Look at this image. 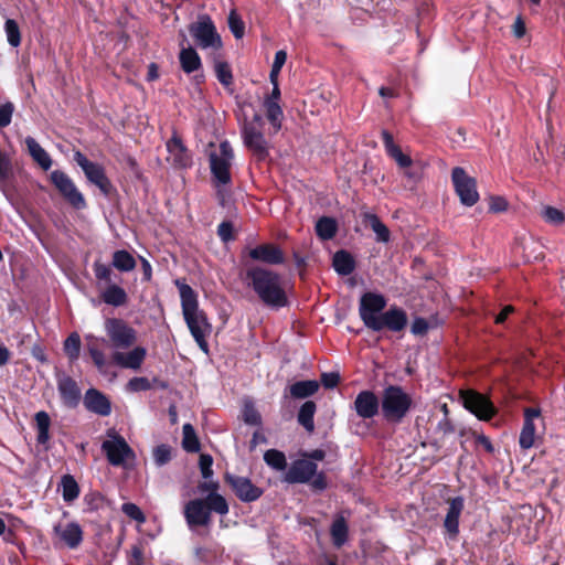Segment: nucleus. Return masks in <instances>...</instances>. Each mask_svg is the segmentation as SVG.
I'll list each match as a JSON object with an SVG mask.
<instances>
[{
  "mask_svg": "<svg viewBox=\"0 0 565 565\" xmlns=\"http://www.w3.org/2000/svg\"><path fill=\"white\" fill-rule=\"evenodd\" d=\"M386 305V298L381 294L371 291L363 294L360 298L359 315L364 326L373 332L404 331L408 323L406 311L397 306H392L384 311Z\"/></svg>",
  "mask_w": 565,
  "mask_h": 565,
  "instance_id": "nucleus-1",
  "label": "nucleus"
},
{
  "mask_svg": "<svg viewBox=\"0 0 565 565\" xmlns=\"http://www.w3.org/2000/svg\"><path fill=\"white\" fill-rule=\"evenodd\" d=\"M243 280L265 306L279 309L289 305L288 296L281 286V277L278 273L258 265H252L246 268Z\"/></svg>",
  "mask_w": 565,
  "mask_h": 565,
  "instance_id": "nucleus-2",
  "label": "nucleus"
},
{
  "mask_svg": "<svg viewBox=\"0 0 565 565\" xmlns=\"http://www.w3.org/2000/svg\"><path fill=\"white\" fill-rule=\"evenodd\" d=\"M179 288L182 315L184 321L194 338L199 348L207 353L209 343L206 337L212 332V324L209 322L206 313L199 308L198 294L188 284L177 281Z\"/></svg>",
  "mask_w": 565,
  "mask_h": 565,
  "instance_id": "nucleus-3",
  "label": "nucleus"
},
{
  "mask_svg": "<svg viewBox=\"0 0 565 565\" xmlns=\"http://www.w3.org/2000/svg\"><path fill=\"white\" fill-rule=\"evenodd\" d=\"M228 511V503L223 495L207 494L205 498L190 500L184 507V518L190 527L207 526L212 512L226 515Z\"/></svg>",
  "mask_w": 565,
  "mask_h": 565,
  "instance_id": "nucleus-4",
  "label": "nucleus"
},
{
  "mask_svg": "<svg viewBox=\"0 0 565 565\" xmlns=\"http://www.w3.org/2000/svg\"><path fill=\"white\" fill-rule=\"evenodd\" d=\"M413 398L402 386L390 384L381 394V413L390 424H399L413 407Z\"/></svg>",
  "mask_w": 565,
  "mask_h": 565,
  "instance_id": "nucleus-5",
  "label": "nucleus"
},
{
  "mask_svg": "<svg viewBox=\"0 0 565 565\" xmlns=\"http://www.w3.org/2000/svg\"><path fill=\"white\" fill-rule=\"evenodd\" d=\"M93 271L98 281L108 284L100 294L103 302L113 307L126 306L128 302V295L122 287L111 284L113 270L110 266L97 259L93 264Z\"/></svg>",
  "mask_w": 565,
  "mask_h": 565,
  "instance_id": "nucleus-6",
  "label": "nucleus"
},
{
  "mask_svg": "<svg viewBox=\"0 0 565 565\" xmlns=\"http://www.w3.org/2000/svg\"><path fill=\"white\" fill-rule=\"evenodd\" d=\"M51 184L63 200L75 210H84L87 206L84 194L78 190L73 179L62 170H53L49 174Z\"/></svg>",
  "mask_w": 565,
  "mask_h": 565,
  "instance_id": "nucleus-7",
  "label": "nucleus"
},
{
  "mask_svg": "<svg viewBox=\"0 0 565 565\" xmlns=\"http://www.w3.org/2000/svg\"><path fill=\"white\" fill-rule=\"evenodd\" d=\"M234 151L227 140L220 143V153L210 154V169L215 186L230 184L232 181L231 167Z\"/></svg>",
  "mask_w": 565,
  "mask_h": 565,
  "instance_id": "nucleus-8",
  "label": "nucleus"
},
{
  "mask_svg": "<svg viewBox=\"0 0 565 565\" xmlns=\"http://www.w3.org/2000/svg\"><path fill=\"white\" fill-rule=\"evenodd\" d=\"M459 397L463 407L480 420L489 422L498 414V409L490 397L476 390H461Z\"/></svg>",
  "mask_w": 565,
  "mask_h": 565,
  "instance_id": "nucleus-9",
  "label": "nucleus"
},
{
  "mask_svg": "<svg viewBox=\"0 0 565 565\" xmlns=\"http://www.w3.org/2000/svg\"><path fill=\"white\" fill-rule=\"evenodd\" d=\"M74 161L81 167L87 181L96 185L105 196L116 191L102 164L88 160L81 151H75Z\"/></svg>",
  "mask_w": 565,
  "mask_h": 565,
  "instance_id": "nucleus-10",
  "label": "nucleus"
},
{
  "mask_svg": "<svg viewBox=\"0 0 565 565\" xmlns=\"http://www.w3.org/2000/svg\"><path fill=\"white\" fill-rule=\"evenodd\" d=\"M451 181L462 205L473 206L479 201L477 180L470 177L463 168L455 167L452 169Z\"/></svg>",
  "mask_w": 565,
  "mask_h": 565,
  "instance_id": "nucleus-11",
  "label": "nucleus"
},
{
  "mask_svg": "<svg viewBox=\"0 0 565 565\" xmlns=\"http://www.w3.org/2000/svg\"><path fill=\"white\" fill-rule=\"evenodd\" d=\"M190 34L194 38L196 44L201 49H220L222 46V40L216 31V28L210 18L204 14L199 20L189 25Z\"/></svg>",
  "mask_w": 565,
  "mask_h": 565,
  "instance_id": "nucleus-12",
  "label": "nucleus"
},
{
  "mask_svg": "<svg viewBox=\"0 0 565 565\" xmlns=\"http://www.w3.org/2000/svg\"><path fill=\"white\" fill-rule=\"evenodd\" d=\"M105 330L116 349H128L137 341L136 330L120 318L106 319Z\"/></svg>",
  "mask_w": 565,
  "mask_h": 565,
  "instance_id": "nucleus-13",
  "label": "nucleus"
},
{
  "mask_svg": "<svg viewBox=\"0 0 565 565\" xmlns=\"http://www.w3.org/2000/svg\"><path fill=\"white\" fill-rule=\"evenodd\" d=\"M110 439L103 441L102 450L111 466H122L126 459H134L135 452L125 438L114 433L109 434Z\"/></svg>",
  "mask_w": 565,
  "mask_h": 565,
  "instance_id": "nucleus-14",
  "label": "nucleus"
},
{
  "mask_svg": "<svg viewBox=\"0 0 565 565\" xmlns=\"http://www.w3.org/2000/svg\"><path fill=\"white\" fill-rule=\"evenodd\" d=\"M241 136L244 146L256 161L263 162L269 157V142L263 131L253 127H241Z\"/></svg>",
  "mask_w": 565,
  "mask_h": 565,
  "instance_id": "nucleus-15",
  "label": "nucleus"
},
{
  "mask_svg": "<svg viewBox=\"0 0 565 565\" xmlns=\"http://www.w3.org/2000/svg\"><path fill=\"white\" fill-rule=\"evenodd\" d=\"M224 480L232 488L235 495L243 502H253L263 495V489L255 486L250 479L246 477L234 476L226 472Z\"/></svg>",
  "mask_w": 565,
  "mask_h": 565,
  "instance_id": "nucleus-16",
  "label": "nucleus"
},
{
  "mask_svg": "<svg viewBox=\"0 0 565 565\" xmlns=\"http://www.w3.org/2000/svg\"><path fill=\"white\" fill-rule=\"evenodd\" d=\"M247 257L253 262L266 265H281L285 263L282 249L274 243H264L249 248Z\"/></svg>",
  "mask_w": 565,
  "mask_h": 565,
  "instance_id": "nucleus-17",
  "label": "nucleus"
},
{
  "mask_svg": "<svg viewBox=\"0 0 565 565\" xmlns=\"http://www.w3.org/2000/svg\"><path fill=\"white\" fill-rule=\"evenodd\" d=\"M318 465L306 458L295 460L285 475L288 483H308L316 475Z\"/></svg>",
  "mask_w": 565,
  "mask_h": 565,
  "instance_id": "nucleus-18",
  "label": "nucleus"
},
{
  "mask_svg": "<svg viewBox=\"0 0 565 565\" xmlns=\"http://www.w3.org/2000/svg\"><path fill=\"white\" fill-rule=\"evenodd\" d=\"M353 408L359 417L363 419L373 418L381 409V398L373 391H361L354 399Z\"/></svg>",
  "mask_w": 565,
  "mask_h": 565,
  "instance_id": "nucleus-19",
  "label": "nucleus"
},
{
  "mask_svg": "<svg viewBox=\"0 0 565 565\" xmlns=\"http://www.w3.org/2000/svg\"><path fill=\"white\" fill-rule=\"evenodd\" d=\"M448 510L444 520L446 539L457 540L459 535V518L463 511L465 502L462 497H455L448 500Z\"/></svg>",
  "mask_w": 565,
  "mask_h": 565,
  "instance_id": "nucleus-20",
  "label": "nucleus"
},
{
  "mask_svg": "<svg viewBox=\"0 0 565 565\" xmlns=\"http://www.w3.org/2000/svg\"><path fill=\"white\" fill-rule=\"evenodd\" d=\"M541 416V411L534 407L524 409V422L520 433L519 444L522 449H530L534 446L536 427L534 419Z\"/></svg>",
  "mask_w": 565,
  "mask_h": 565,
  "instance_id": "nucleus-21",
  "label": "nucleus"
},
{
  "mask_svg": "<svg viewBox=\"0 0 565 565\" xmlns=\"http://www.w3.org/2000/svg\"><path fill=\"white\" fill-rule=\"evenodd\" d=\"M85 408L99 416H108L111 413L109 398L96 388H88L84 395Z\"/></svg>",
  "mask_w": 565,
  "mask_h": 565,
  "instance_id": "nucleus-22",
  "label": "nucleus"
},
{
  "mask_svg": "<svg viewBox=\"0 0 565 565\" xmlns=\"http://www.w3.org/2000/svg\"><path fill=\"white\" fill-rule=\"evenodd\" d=\"M57 390L63 404L74 408L81 401V390L74 379L62 376L57 380Z\"/></svg>",
  "mask_w": 565,
  "mask_h": 565,
  "instance_id": "nucleus-23",
  "label": "nucleus"
},
{
  "mask_svg": "<svg viewBox=\"0 0 565 565\" xmlns=\"http://www.w3.org/2000/svg\"><path fill=\"white\" fill-rule=\"evenodd\" d=\"M167 150L172 157L174 167L186 168L191 164V157L181 137L173 131L172 137L167 141Z\"/></svg>",
  "mask_w": 565,
  "mask_h": 565,
  "instance_id": "nucleus-24",
  "label": "nucleus"
},
{
  "mask_svg": "<svg viewBox=\"0 0 565 565\" xmlns=\"http://www.w3.org/2000/svg\"><path fill=\"white\" fill-rule=\"evenodd\" d=\"M146 355L147 350L143 347H136L127 353L119 351L114 352L113 361L120 367L138 370L143 363Z\"/></svg>",
  "mask_w": 565,
  "mask_h": 565,
  "instance_id": "nucleus-25",
  "label": "nucleus"
},
{
  "mask_svg": "<svg viewBox=\"0 0 565 565\" xmlns=\"http://www.w3.org/2000/svg\"><path fill=\"white\" fill-rule=\"evenodd\" d=\"M54 532L70 548L78 547L83 541V530L76 522H70L64 527L56 525Z\"/></svg>",
  "mask_w": 565,
  "mask_h": 565,
  "instance_id": "nucleus-26",
  "label": "nucleus"
},
{
  "mask_svg": "<svg viewBox=\"0 0 565 565\" xmlns=\"http://www.w3.org/2000/svg\"><path fill=\"white\" fill-rule=\"evenodd\" d=\"M332 267L338 275L349 276L355 270L356 262L348 250L340 249L333 255Z\"/></svg>",
  "mask_w": 565,
  "mask_h": 565,
  "instance_id": "nucleus-27",
  "label": "nucleus"
},
{
  "mask_svg": "<svg viewBox=\"0 0 565 565\" xmlns=\"http://www.w3.org/2000/svg\"><path fill=\"white\" fill-rule=\"evenodd\" d=\"M29 154L43 169L47 171L52 167V159L45 149L31 136L24 140Z\"/></svg>",
  "mask_w": 565,
  "mask_h": 565,
  "instance_id": "nucleus-28",
  "label": "nucleus"
},
{
  "mask_svg": "<svg viewBox=\"0 0 565 565\" xmlns=\"http://www.w3.org/2000/svg\"><path fill=\"white\" fill-rule=\"evenodd\" d=\"M179 62L181 70L185 74H191L202 70L201 57L198 54V52L191 46L181 49L179 53Z\"/></svg>",
  "mask_w": 565,
  "mask_h": 565,
  "instance_id": "nucleus-29",
  "label": "nucleus"
},
{
  "mask_svg": "<svg viewBox=\"0 0 565 565\" xmlns=\"http://www.w3.org/2000/svg\"><path fill=\"white\" fill-rule=\"evenodd\" d=\"M317 404L313 401H306L299 408L297 420L308 433L315 430V414Z\"/></svg>",
  "mask_w": 565,
  "mask_h": 565,
  "instance_id": "nucleus-30",
  "label": "nucleus"
},
{
  "mask_svg": "<svg viewBox=\"0 0 565 565\" xmlns=\"http://www.w3.org/2000/svg\"><path fill=\"white\" fill-rule=\"evenodd\" d=\"M319 390V383L315 380L298 381L290 385L289 392L294 398H307Z\"/></svg>",
  "mask_w": 565,
  "mask_h": 565,
  "instance_id": "nucleus-31",
  "label": "nucleus"
},
{
  "mask_svg": "<svg viewBox=\"0 0 565 565\" xmlns=\"http://www.w3.org/2000/svg\"><path fill=\"white\" fill-rule=\"evenodd\" d=\"M338 231L337 221L329 216L320 217L316 223V234L322 241L332 239Z\"/></svg>",
  "mask_w": 565,
  "mask_h": 565,
  "instance_id": "nucleus-32",
  "label": "nucleus"
},
{
  "mask_svg": "<svg viewBox=\"0 0 565 565\" xmlns=\"http://www.w3.org/2000/svg\"><path fill=\"white\" fill-rule=\"evenodd\" d=\"M111 265L119 271H131L136 267V259L126 249H118L113 254Z\"/></svg>",
  "mask_w": 565,
  "mask_h": 565,
  "instance_id": "nucleus-33",
  "label": "nucleus"
},
{
  "mask_svg": "<svg viewBox=\"0 0 565 565\" xmlns=\"http://www.w3.org/2000/svg\"><path fill=\"white\" fill-rule=\"evenodd\" d=\"M34 418L38 429L36 441L41 445H44L50 439L51 418L44 411L38 412Z\"/></svg>",
  "mask_w": 565,
  "mask_h": 565,
  "instance_id": "nucleus-34",
  "label": "nucleus"
},
{
  "mask_svg": "<svg viewBox=\"0 0 565 565\" xmlns=\"http://www.w3.org/2000/svg\"><path fill=\"white\" fill-rule=\"evenodd\" d=\"M62 488L63 500L67 503L73 502L79 495V486L72 475H64L60 483Z\"/></svg>",
  "mask_w": 565,
  "mask_h": 565,
  "instance_id": "nucleus-35",
  "label": "nucleus"
},
{
  "mask_svg": "<svg viewBox=\"0 0 565 565\" xmlns=\"http://www.w3.org/2000/svg\"><path fill=\"white\" fill-rule=\"evenodd\" d=\"M364 220L376 234L379 242L387 243L390 241V230L376 214L366 213Z\"/></svg>",
  "mask_w": 565,
  "mask_h": 565,
  "instance_id": "nucleus-36",
  "label": "nucleus"
},
{
  "mask_svg": "<svg viewBox=\"0 0 565 565\" xmlns=\"http://www.w3.org/2000/svg\"><path fill=\"white\" fill-rule=\"evenodd\" d=\"M330 533L334 546L341 547L347 542L349 527L344 518L341 516L333 521Z\"/></svg>",
  "mask_w": 565,
  "mask_h": 565,
  "instance_id": "nucleus-37",
  "label": "nucleus"
},
{
  "mask_svg": "<svg viewBox=\"0 0 565 565\" xmlns=\"http://www.w3.org/2000/svg\"><path fill=\"white\" fill-rule=\"evenodd\" d=\"M266 109V117L271 125L274 132H278L281 129V122L284 113L278 103L264 102Z\"/></svg>",
  "mask_w": 565,
  "mask_h": 565,
  "instance_id": "nucleus-38",
  "label": "nucleus"
},
{
  "mask_svg": "<svg viewBox=\"0 0 565 565\" xmlns=\"http://www.w3.org/2000/svg\"><path fill=\"white\" fill-rule=\"evenodd\" d=\"M81 337L77 332H72L64 341L63 350L71 362H75L81 353Z\"/></svg>",
  "mask_w": 565,
  "mask_h": 565,
  "instance_id": "nucleus-39",
  "label": "nucleus"
},
{
  "mask_svg": "<svg viewBox=\"0 0 565 565\" xmlns=\"http://www.w3.org/2000/svg\"><path fill=\"white\" fill-rule=\"evenodd\" d=\"M182 447L188 452H198L201 449L199 438L191 424L183 425Z\"/></svg>",
  "mask_w": 565,
  "mask_h": 565,
  "instance_id": "nucleus-40",
  "label": "nucleus"
},
{
  "mask_svg": "<svg viewBox=\"0 0 565 565\" xmlns=\"http://www.w3.org/2000/svg\"><path fill=\"white\" fill-rule=\"evenodd\" d=\"M264 461L270 468L281 471L287 468V459L282 451L277 449H268L264 454Z\"/></svg>",
  "mask_w": 565,
  "mask_h": 565,
  "instance_id": "nucleus-41",
  "label": "nucleus"
},
{
  "mask_svg": "<svg viewBox=\"0 0 565 565\" xmlns=\"http://www.w3.org/2000/svg\"><path fill=\"white\" fill-rule=\"evenodd\" d=\"M8 42L11 46L17 47L21 44V32L19 24L13 19H8L4 23Z\"/></svg>",
  "mask_w": 565,
  "mask_h": 565,
  "instance_id": "nucleus-42",
  "label": "nucleus"
},
{
  "mask_svg": "<svg viewBox=\"0 0 565 565\" xmlns=\"http://www.w3.org/2000/svg\"><path fill=\"white\" fill-rule=\"evenodd\" d=\"M214 68L216 78L223 86L227 87L233 84V74L227 62H216Z\"/></svg>",
  "mask_w": 565,
  "mask_h": 565,
  "instance_id": "nucleus-43",
  "label": "nucleus"
},
{
  "mask_svg": "<svg viewBox=\"0 0 565 565\" xmlns=\"http://www.w3.org/2000/svg\"><path fill=\"white\" fill-rule=\"evenodd\" d=\"M228 28L233 33L234 38L239 40L245 34V23L242 18L236 13V11L232 10L228 14Z\"/></svg>",
  "mask_w": 565,
  "mask_h": 565,
  "instance_id": "nucleus-44",
  "label": "nucleus"
},
{
  "mask_svg": "<svg viewBox=\"0 0 565 565\" xmlns=\"http://www.w3.org/2000/svg\"><path fill=\"white\" fill-rule=\"evenodd\" d=\"M121 511L124 514H126L131 520L138 522V523H145L146 522V515L141 511V509L132 503V502H126L121 505Z\"/></svg>",
  "mask_w": 565,
  "mask_h": 565,
  "instance_id": "nucleus-45",
  "label": "nucleus"
},
{
  "mask_svg": "<svg viewBox=\"0 0 565 565\" xmlns=\"http://www.w3.org/2000/svg\"><path fill=\"white\" fill-rule=\"evenodd\" d=\"M286 60H287L286 51L279 50L275 53L274 63L271 65V70H270V74H269L270 82L278 81L277 79L278 74L281 71L284 64L286 63Z\"/></svg>",
  "mask_w": 565,
  "mask_h": 565,
  "instance_id": "nucleus-46",
  "label": "nucleus"
},
{
  "mask_svg": "<svg viewBox=\"0 0 565 565\" xmlns=\"http://www.w3.org/2000/svg\"><path fill=\"white\" fill-rule=\"evenodd\" d=\"M153 459L158 466H163L171 460V447L166 444L158 445L153 449Z\"/></svg>",
  "mask_w": 565,
  "mask_h": 565,
  "instance_id": "nucleus-47",
  "label": "nucleus"
},
{
  "mask_svg": "<svg viewBox=\"0 0 565 565\" xmlns=\"http://www.w3.org/2000/svg\"><path fill=\"white\" fill-rule=\"evenodd\" d=\"M543 217L546 222L555 225H559L565 222V214L554 206H545L543 210Z\"/></svg>",
  "mask_w": 565,
  "mask_h": 565,
  "instance_id": "nucleus-48",
  "label": "nucleus"
},
{
  "mask_svg": "<svg viewBox=\"0 0 565 565\" xmlns=\"http://www.w3.org/2000/svg\"><path fill=\"white\" fill-rule=\"evenodd\" d=\"M84 503L87 511H97L104 504V497L99 492H89L85 494Z\"/></svg>",
  "mask_w": 565,
  "mask_h": 565,
  "instance_id": "nucleus-49",
  "label": "nucleus"
},
{
  "mask_svg": "<svg viewBox=\"0 0 565 565\" xmlns=\"http://www.w3.org/2000/svg\"><path fill=\"white\" fill-rule=\"evenodd\" d=\"M217 235L222 242L228 243L235 239L234 226L231 221H223L217 226Z\"/></svg>",
  "mask_w": 565,
  "mask_h": 565,
  "instance_id": "nucleus-50",
  "label": "nucleus"
},
{
  "mask_svg": "<svg viewBox=\"0 0 565 565\" xmlns=\"http://www.w3.org/2000/svg\"><path fill=\"white\" fill-rule=\"evenodd\" d=\"M12 162L10 157L4 152H0V182L9 180L12 177Z\"/></svg>",
  "mask_w": 565,
  "mask_h": 565,
  "instance_id": "nucleus-51",
  "label": "nucleus"
},
{
  "mask_svg": "<svg viewBox=\"0 0 565 565\" xmlns=\"http://www.w3.org/2000/svg\"><path fill=\"white\" fill-rule=\"evenodd\" d=\"M14 105L11 102H6L0 105V127L4 128L11 124Z\"/></svg>",
  "mask_w": 565,
  "mask_h": 565,
  "instance_id": "nucleus-52",
  "label": "nucleus"
},
{
  "mask_svg": "<svg viewBox=\"0 0 565 565\" xmlns=\"http://www.w3.org/2000/svg\"><path fill=\"white\" fill-rule=\"evenodd\" d=\"M199 466L202 473V477L207 480L213 476V458L209 454H201L199 459Z\"/></svg>",
  "mask_w": 565,
  "mask_h": 565,
  "instance_id": "nucleus-53",
  "label": "nucleus"
},
{
  "mask_svg": "<svg viewBox=\"0 0 565 565\" xmlns=\"http://www.w3.org/2000/svg\"><path fill=\"white\" fill-rule=\"evenodd\" d=\"M387 154L393 158L396 163L401 167V168H408L412 166V159L409 156L403 153L401 147H396L395 149L391 150L390 152H387Z\"/></svg>",
  "mask_w": 565,
  "mask_h": 565,
  "instance_id": "nucleus-54",
  "label": "nucleus"
},
{
  "mask_svg": "<svg viewBox=\"0 0 565 565\" xmlns=\"http://www.w3.org/2000/svg\"><path fill=\"white\" fill-rule=\"evenodd\" d=\"M127 387L132 392L148 391L151 388V384L147 377H132L129 380Z\"/></svg>",
  "mask_w": 565,
  "mask_h": 565,
  "instance_id": "nucleus-55",
  "label": "nucleus"
},
{
  "mask_svg": "<svg viewBox=\"0 0 565 565\" xmlns=\"http://www.w3.org/2000/svg\"><path fill=\"white\" fill-rule=\"evenodd\" d=\"M143 547L141 544H135L131 546L130 554L128 557V565H143Z\"/></svg>",
  "mask_w": 565,
  "mask_h": 565,
  "instance_id": "nucleus-56",
  "label": "nucleus"
},
{
  "mask_svg": "<svg viewBox=\"0 0 565 565\" xmlns=\"http://www.w3.org/2000/svg\"><path fill=\"white\" fill-rule=\"evenodd\" d=\"M508 201L503 196L492 195L489 200V211L492 213H500L508 210Z\"/></svg>",
  "mask_w": 565,
  "mask_h": 565,
  "instance_id": "nucleus-57",
  "label": "nucleus"
},
{
  "mask_svg": "<svg viewBox=\"0 0 565 565\" xmlns=\"http://www.w3.org/2000/svg\"><path fill=\"white\" fill-rule=\"evenodd\" d=\"M443 408L445 409V416L437 424L436 430L438 433L443 434V436H446V435L452 434L455 431V426L451 423V420L448 418L447 405H444Z\"/></svg>",
  "mask_w": 565,
  "mask_h": 565,
  "instance_id": "nucleus-58",
  "label": "nucleus"
},
{
  "mask_svg": "<svg viewBox=\"0 0 565 565\" xmlns=\"http://www.w3.org/2000/svg\"><path fill=\"white\" fill-rule=\"evenodd\" d=\"M88 353H89L94 364L96 365V367L99 371H103L104 367L106 366V358H105V354L103 353V351H100L98 348H96L94 345H89Z\"/></svg>",
  "mask_w": 565,
  "mask_h": 565,
  "instance_id": "nucleus-59",
  "label": "nucleus"
},
{
  "mask_svg": "<svg viewBox=\"0 0 565 565\" xmlns=\"http://www.w3.org/2000/svg\"><path fill=\"white\" fill-rule=\"evenodd\" d=\"M340 374L337 372H324L321 374L320 381L326 388H334L340 383Z\"/></svg>",
  "mask_w": 565,
  "mask_h": 565,
  "instance_id": "nucleus-60",
  "label": "nucleus"
},
{
  "mask_svg": "<svg viewBox=\"0 0 565 565\" xmlns=\"http://www.w3.org/2000/svg\"><path fill=\"white\" fill-rule=\"evenodd\" d=\"M309 482L315 491H323L328 488V479L323 471H317Z\"/></svg>",
  "mask_w": 565,
  "mask_h": 565,
  "instance_id": "nucleus-61",
  "label": "nucleus"
},
{
  "mask_svg": "<svg viewBox=\"0 0 565 565\" xmlns=\"http://www.w3.org/2000/svg\"><path fill=\"white\" fill-rule=\"evenodd\" d=\"M428 328L429 326L427 320L425 318L418 317L414 319L411 331L415 335H425L428 331Z\"/></svg>",
  "mask_w": 565,
  "mask_h": 565,
  "instance_id": "nucleus-62",
  "label": "nucleus"
},
{
  "mask_svg": "<svg viewBox=\"0 0 565 565\" xmlns=\"http://www.w3.org/2000/svg\"><path fill=\"white\" fill-rule=\"evenodd\" d=\"M244 420L246 424H249V425H260L262 424L260 414L253 406L245 407Z\"/></svg>",
  "mask_w": 565,
  "mask_h": 565,
  "instance_id": "nucleus-63",
  "label": "nucleus"
},
{
  "mask_svg": "<svg viewBox=\"0 0 565 565\" xmlns=\"http://www.w3.org/2000/svg\"><path fill=\"white\" fill-rule=\"evenodd\" d=\"M220 488V483L217 481H204L200 482L198 486V490L201 493L207 492V494H214V495H221L217 493V490Z\"/></svg>",
  "mask_w": 565,
  "mask_h": 565,
  "instance_id": "nucleus-64",
  "label": "nucleus"
}]
</instances>
